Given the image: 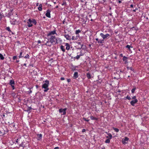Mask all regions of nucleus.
Listing matches in <instances>:
<instances>
[{
	"instance_id": "obj_1",
	"label": "nucleus",
	"mask_w": 149,
	"mask_h": 149,
	"mask_svg": "<svg viewBox=\"0 0 149 149\" xmlns=\"http://www.w3.org/2000/svg\"><path fill=\"white\" fill-rule=\"evenodd\" d=\"M55 34H56V31L54 30L50 32L47 35L48 40L54 44L57 43V39L56 38V37L53 36Z\"/></svg>"
},
{
	"instance_id": "obj_2",
	"label": "nucleus",
	"mask_w": 149,
	"mask_h": 149,
	"mask_svg": "<svg viewBox=\"0 0 149 149\" xmlns=\"http://www.w3.org/2000/svg\"><path fill=\"white\" fill-rule=\"evenodd\" d=\"M45 82L42 86V88L45 89L44 91L46 92L47 91L49 90V88H48L49 85V81H48L46 80L45 81Z\"/></svg>"
},
{
	"instance_id": "obj_3",
	"label": "nucleus",
	"mask_w": 149,
	"mask_h": 149,
	"mask_svg": "<svg viewBox=\"0 0 149 149\" xmlns=\"http://www.w3.org/2000/svg\"><path fill=\"white\" fill-rule=\"evenodd\" d=\"M100 35L103 38L104 40L105 39H108L109 38V36H110L109 34H107L106 35H104L102 33H100Z\"/></svg>"
},
{
	"instance_id": "obj_4",
	"label": "nucleus",
	"mask_w": 149,
	"mask_h": 149,
	"mask_svg": "<svg viewBox=\"0 0 149 149\" xmlns=\"http://www.w3.org/2000/svg\"><path fill=\"white\" fill-rule=\"evenodd\" d=\"M67 110L66 108L65 109H60L59 110V112L61 113H63L62 114L63 115H65L66 114V111Z\"/></svg>"
},
{
	"instance_id": "obj_5",
	"label": "nucleus",
	"mask_w": 149,
	"mask_h": 149,
	"mask_svg": "<svg viewBox=\"0 0 149 149\" xmlns=\"http://www.w3.org/2000/svg\"><path fill=\"white\" fill-rule=\"evenodd\" d=\"M27 23L28 24V26L29 27H31L33 26V24H32V22L31 19H29L28 20Z\"/></svg>"
},
{
	"instance_id": "obj_6",
	"label": "nucleus",
	"mask_w": 149,
	"mask_h": 149,
	"mask_svg": "<svg viewBox=\"0 0 149 149\" xmlns=\"http://www.w3.org/2000/svg\"><path fill=\"white\" fill-rule=\"evenodd\" d=\"M45 45L47 46L50 47L52 46V45L55 44L53 43L50 42L49 40H48L47 41L46 43H45Z\"/></svg>"
},
{
	"instance_id": "obj_7",
	"label": "nucleus",
	"mask_w": 149,
	"mask_h": 149,
	"mask_svg": "<svg viewBox=\"0 0 149 149\" xmlns=\"http://www.w3.org/2000/svg\"><path fill=\"white\" fill-rule=\"evenodd\" d=\"M138 102L137 99L131 101L130 102V104L132 106H134V105L136 103Z\"/></svg>"
},
{
	"instance_id": "obj_8",
	"label": "nucleus",
	"mask_w": 149,
	"mask_h": 149,
	"mask_svg": "<svg viewBox=\"0 0 149 149\" xmlns=\"http://www.w3.org/2000/svg\"><path fill=\"white\" fill-rule=\"evenodd\" d=\"M50 11L48 10H47V12L45 14L46 16L49 18H50L51 17L50 14Z\"/></svg>"
},
{
	"instance_id": "obj_9",
	"label": "nucleus",
	"mask_w": 149,
	"mask_h": 149,
	"mask_svg": "<svg viewBox=\"0 0 149 149\" xmlns=\"http://www.w3.org/2000/svg\"><path fill=\"white\" fill-rule=\"evenodd\" d=\"M64 36L67 40H71V37L68 34H65L64 35Z\"/></svg>"
},
{
	"instance_id": "obj_10",
	"label": "nucleus",
	"mask_w": 149,
	"mask_h": 149,
	"mask_svg": "<svg viewBox=\"0 0 149 149\" xmlns=\"http://www.w3.org/2000/svg\"><path fill=\"white\" fill-rule=\"evenodd\" d=\"M129 140L128 138L127 137H125V139L124 140L122 141V142L123 144H125L127 143V142Z\"/></svg>"
},
{
	"instance_id": "obj_11",
	"label": "nucleus",
	"mask_w": 149,
	"mask_h": 149,
	"mask_svg": "<svg viewBox=\"0 0 149 149\" xmlns=\"http://www.w3.org/2000/svg\"><path fill=\"white\" fill-rule=\"evenodd\" d=\"M95 40L97 41V42L98 43H102L103 42V41L104 40L103 39L102 40H99L98 38H96L95 39Z\"/></svg>"
},
{
	"instance_id": "obj_12",
	"label": "nucleus",
	"mask_w": 149,
	"mask_h": 149,
	"mask_svg": "<svg viewBox=\"0 0 149 149\" xmlns=\"http://www.w3.org/2000/svg\"><path fill=\"white\" fill-rule=\"evenodd\" d=\"M106 133H107L108 135V136H106V138H108L109 137V139H111L112 137L111 134L110 133H107V132H106Z\"/></svg>"
},
{
	"instance_id": "obj_13",
	"label": "nucleus",
	"mask_w": 149,
	"mask_h": 149,
	"mask_svg": "<svg viewBox=\"0 0 149 149\" xmlns=\"http://www.w3.org/2000/svg\"><path fill=\"white\" fill-rule=\"evenodd\" d=\"M65 45L66 46V49L67 50H69L70 49V46L69 44L68 43H66Z\"/></svg>"
},
{
	"instance_id": "obj_14",
	"label": "nucleus",
	"mask_w": 149,
	"mask_h": 149,
	"mask_svg": "<svg viewBox=\"0 0 149 149\" xmlns=\"http://www.w3.org/2000/svg\"><path fill=\"white\" fill-rule=\"evenodd\" d=\"M15 84V81L13 80H11L10 81V85H14Z\"/></svg>"
},
{
	"instance_id": "obj_15",
	"label": "nucleus",
	"mask_w": 149,
	"mask_h": 149,
	"mask_svg": "<svg viewBox=\"0 0 149 149\" xmlns=\"http://www.w3.org/2000/svg\"><path fill=\"white\" fill-rule=\"evenodd\" d=\"M74 77L75 79H76L78 77V74L77 72H75L74 74Z\"/></svg>"
},
{
	"instance_id": "obj_16",
	"label": "nucleus",
	"mask_w": 149,
	"mask_h": 149,
	"mask_svg": "<svg viewBox=\"0 0 149 149\" xmlns=\"http://www.w3.org/2000/svg\"><path fill=\"white\" fill-rule=\"evenodd\" d=\"M60 48L61 50L63 52H65V49L64 46L62 45H61L60 47Z\"/></svg>"
},
{
	"instance_id": "obj_17",
	"label": "nucleus",
	"mask_w": 149,
	"mask_h": 149,
	"mask_svg": "<svg viewBox=\"0 0 149 149\" xmlns=\"http://www.w3.org/2000/svg\"><path fill=\"white\" fill-rule=\"evenodd\" d=\"M42 134H38L37 135V138L38 140H39L40 139H41L42 138Z\"/></svg>"
},
{
	"instance_id": "obj_18",
	"label": "nucleus",
	"mask_w": 149,
	"mask_h": 149,
	"mask_svg": "<svg viewBox=\"0 0 149 149\" xmlns=\"http://www.w3.org/2000/svg\"><path fill=\"white\" fill-rule=\"evenodd\" d=\"M127 58L125 56H123V61L125 62V63H127Z\"/></svg>"
},
{
	"instance_id": "obj_19",
	"label": "nucleus",
	"mask_w": 149,
	"mask_h": 149,
	"mask_svg": "<svg viewBox=\"0 0 149 149\" xmlns=\"http://www.w3.org/2000/svg\"><path fill=\"white\" fill-rule=\"evenodd\" d=\"M31 20L32 22V23L33 24H34L35 25H36V24L37 22L36 20L35 19H31Z\"/></svg>"
},
{
	"instance_id": "obj_20",
	"label": "nucleus",
	"mask_w": 149,
	"mask_h": 149,
	"mask_svg": "<svg viewBox=\"0 0 149 149\" xmlns=\"http://www.w3.org/2000/svg\"><path fill=\"white\" fill-rule=\"evenodd\" d=\"M42 4H40L39 5V7L38 8V9L39 11H41L42 10Z\"/></svg>"
},
{
	"instance_id": "obj_21",
	"label": "nucleus",
	"mask_w": 149,
	"mask_h": 149,
	"mask_svg": "<svg viewBox=\"0 0 149 149\" xmlns=\"http://www.w3.org/2000/svg\"><path fill=\"white\" fill-rule=\"evenodd\" d=\"M90 118H91V119L92 120H97V118L93 116H91L90 117Z\"/></svg>"
},
{
	"instance_id": "obj_22",
	"label": "nucleus",
	"mask_w": 149,
	"mask_h": 149,
	"mask_svg": "<svg viewBox=\"0 0 149 149\" xmlns=\"http://www.w3.org/2000/svg\"><path fill=\"white\" fill-rule=\"evenodd\" d=\"M87 77L88 79H90L91 78V74L89 73H88L87 74Z\"/></svg>"
},
{
	"instance_id": "obj_23",
	"label": "nucleus",
	"mask_w": 149,
	"mask_h": 149,
	"mask_svg": "<svg viewBox=\"0 0 149 149\" xmlns=\"http://www.w3.org/2000/svg\"><path fill=\"white\" fill-rule=\"evenodd\" d=\"M11 24L13 25H15L16 24V21L15 20L11 21Z\"/></svg>"
},
{
	"instance_id": "obj_24",
	"label": "nucleus",
	"mask_w": 149,
	"mask_h": 149,
	"mask_svg": "<svg viewBox=\"0 0 149 149\" xmlns=\"http://www.w3.org/2000/svg\"><path fill=\"white\" fill-rule=\"evenodd\" d=\"M0 58L1 60H3L4 59V57L1 54H0Z\"/></svg>"
},
{
	"instance_id": "obj_25",
	"label": "nucleus",
	"mask_w": 149,
	"mask_h": 149,
	"mask_svg": "<svg viewBox=\"0 0 149 149\" xmlns=\"http://www.w3.org/2000/svg\"><path fill=\"white\" fill-rule=\"evenodd\" d=\"M113 129L114 130V131L117 132H119V130L117 128H115L113 127Z\"/></svg>"
},
{
	"instance_id": "obj_26",
	"label": "nucleus",
	"mask_w": 149,
	"mask_h": 149,
	"mask_svg": "<svg viewBox=\"0 0 149 149\" xmlns=\"http://www.w3.org/2000/svg\"><path fill=\"white\" fill-rule=\"evenodd\" d=\"M110 139H107L105 141L106 143H109L110 142Z\"/></svg>"
},
{
	"instance_id": "obj_27",
	"label": "nucleus",
	"mask_w": 149,
	"mask_h": 149,
	"mask_svg": "<svg viewBox=\"0 0 149 149\" xmlns=\"http://www.w3.org/2000/svg\"><path fill=\"white\" fill-rule=\"evenodd\" d=\"M81 32V31L79 30H77L76 31L75 33L76 34H78L79 33H80Z\"/></svg>"
},
{
	"instance_id": "obj_28",
	"label": "nucleus",
	"mask_w": 149,
	"mask_h": 149,
	"mask_svg": "<svg viewBox=\"0 0 149 149\" xmlns=\"http://www.w3.org/2000/svg\"><path fill=\"white\" fill-rule=\"evenodd\" d=\"M6 30L8 31L9 32H11V31L9 27H7L6 28Z\"/></svg>"
},
{
	"instance_id": "obj_29",
	"label": "nucleus",
	"mask_w": 149,
	"mask_h": 149,
	"mask_svg": "<svg viewBox=\"0 0 149 149\" xmlns=\"http://www.w3.org/2000/svg\"><path fill=\"white\" fill-rule=\"evenodd\" d=\"M22 52H20V54H19V58H21V57H24V56H22L21 55H22Z\"/></svg>"
},
{
	"instance_id": "obj_30",
	"label": "nucleus",
	"mask_w": 149,
	"mask_h": 149,
	"mask_svg": "<svg viewBox=\"0 0 149 149\" xmlns=\"http://www.w3.org/2000/svg\"><path fill=\"white\" fill-rule=\"evenodd\" d=\"M127 68L128 69H130L132 71L133 70V68L132 67H127Z\"/></svg>"
},
{
	"instance_id": "obj_31",
	"label": "nucleus",
	"mask_w": 149,
	"mask_h": 149,
	"mask_svg": "<svg viewBox=\"0 0 149 149\" xmlns=\"http://www.w3.org/2000/svg\"><path fill=\"white\" fill-rule=\"evenodd\" d=\"M136 89V88H133V89H132L131 91L132 93H134Z\"/></svg>"
},
{
	"instance_id": "obj_32",
	"label": "nucleus",
	"mask_w": 149,
	"mask_h": 149,
	"mask_svg": "<svg viewBox=\"0 0 149 149\" xmlns=\"http://www.w3.org/2000/svg\"><path fill=\"white\" fill-rule=\"evenodd\" d=\"M126 99H128V100H130L131 99L130 97V96H129L128 95H127L126 97Z\"/></svg>"
},
{
	"instance_id": "obj_33",
	"label": "nucleus",
	"mask_w": 149,
	"mask_h": 149,
	"mask_svg": "<svg viewBox=\"0 0 149 149\" xmlns=\"http://www.w3.org/2000/svg\"><path fill=\"white\" fill-rule=\"evenodd\" d=\"M24 57L26 58H29V56L28 54H27Z\"/></svg>"
},
{
	"instance_id": "obj_34",
	"label": "nucleus",
	"mask_w": 149,
	"mask_h": 149,
	"mask_svg": "<svg viewBox=\"0 0 149 149\" xmlns=\"http://www.w3.org/2000/svg\"><path fill=\"white\" fill-rule=\"evenodd\" d=\"M80 55H77L75 58H76L77 60L79 59V58H80Z\"/></svg>"
},
{
	"instance_id": "obj_35",
	"label": "nucleus",
	"mask_w": 149,
	"mask_h": 149,
	"mask_svg": "<svg viewBox=\"0 0 149 149\" xmlns=\"http://www.w3.org/2000/svg\"><path fill=\"white\" fill-rule=\"evenodd\" d=\"M132 99L134 100L137 99H136V96H134L133 97H132Z\"/></svg>"
},
{
	"instance_id": "obj_36",
	"label": "nucleus",
	"mask_w": 149,
	"mask_h": 149,
	"mask_svg": "<svg viewBox=\"0 0 149 149\" xmlns=\"http://www.w3.org/2000/svg\"><path fill=\"white\" fill-rule=\"evenodd\" d=\"M83 119L85 120L86 121L88 122L89 121V120H87L86 118H83Z\"/></svg>"
},
{
	"instance_id": "obj_37",
	"label": "nucleus",
	"mask_w": 149,
	"mask_h": 149,
	"mask_svg": "<svg viewBox=\"0 0 149 149\" xmlns=\"http://www.w3.org/2000/svg\"><path fill=\"white\" fill-rule=\"evenodd\" d=\"M126 47L128 48L129 49H130V46L129 45H127Z\"/></svg>"
},
{
	"instance_id": "obj_38",
	"label": "nucleus",
	"mask_w": 149,
	"mask_h": 149,
	"mask_svg": "<svg viewBox=\"0 0 149 149\" xmlns=\"http://www.w3.org/2000/svg\"><path fill=\"white\" fill-rule=\"evenodd\" d=\"M32 109V108L31 107H29L27 108V111H29Z\"/></svg>"
},
{
	"instance_id": "obj_39",
	"label": "nucleus",
	"mask_w": 149,
	"mask_h": 149,
	"mask_svg": "<svg viewBox=\"0 0 149 149\" xmlns=\"http://www.w3.org/2000/svg\"><path fill=\"white\" fill-rule=\"evenodd\" d=\"M17 57L16 56H14L13 57V60H15L16 59Z\"/></svg>"
},
{
	"instance_id": "obj_40",
	"label": "nucleus",
	"mask_w": 149,
	"mask_h": 149,
	"mask_svg": "<svg viewBox=\"0 0 149 149\" xmlns=\"http://www.w3.org/2000/svg\"><path fill=\"white\" fill-rule=\"evenodd\" d=\"M72 39L73 40H74L76 39V38H75V37L74 36H73L72 37Z\"/></svg>"
},
{
	"instance_id": "obj_41",
	"label": "nucleus",
	"mask_w": 149,
	"mask_h": 149,
	"mask_svg": "<svg viewBox=\"0 0 149 149\" xmlns=\"http://www.w3.org/2000/svg\"><path fill=\"white\" fill-rule=\"evenodd\" d=\"M11 87H12V88L13 89V90L14 89H15V88H14V85H11Z\"/></svg>"
},
{
	"instance_id": "obj_42",
	"label": "nucleus",
	"mask_w": 149,
	"mask_h": 149,
	"mask_svg": "<svg viewBox=\"0 0 149 149\" xmlns=\"http://www.w3.org/2000/svg\"><path fill=\"white\" fill-rule=\"evenodd\" d=\"M86 131V130L85 129H83L82 130V132H85Z\"/></svg>"
},
{
	"instance_id": "obj_43",
	"label": "nucleus",
	"mask_w": 149,
	"mask_h": 149,
	"mask_svg": "<svg viewBox=\"0 0 149 149\" xmlns=\"http://www.w3.org/2000/svg\"><path fill=\"white\" fill-rule=\"evenodd\" d=\"M18 139H17L16 140V141H15L16 142V143H18Z\"/></svg>"
},
{
	"instance_id": "obj_44",
	"label": "nucleus",
	"mask_w": 149,
	"mask_h": 149,
	"mask_svg": "<svg viewBox=\"0 0 149 149\" xmlns=\"http://www.w3.org/2000/svg\"><path fill=\"white\" fill-rule=\"evenodd\" d=\"M65 79L64 78V77H61V80H64Z\"/></svg>"
},
{
	"instance_id": "obj_45",
	"label": "nucleus",
	"mask_w": 149,
	"mask_h": 149,
	"mask_svg": "<svg viewBox=\"0 0 149 149\" xmlns=\"http://www.w3.org/2000/svg\"><path fill=\"white\" fill-rule=\"evenodd\" d=\"M67 81L68 82H69L70 81V79H67Z\"/></svg>"
},
{
	"instance_id": "obj_46",
	"label": "nucleus",
	"mask_w": 149,
	"mask_h": 149,
	"mask_svg": "<svg viewBox=\"0 0 149 149\" xmlns=\"http://www.w3.org/2000/svg\"><path fill=\"white\" fill-rule=\"evenodd\" d=\"M38 43H40L41 42L40 40H38Z\"/></svg>"
},
{
	"instance_id": "obj_47",
	"label": "nucleus",
	"mask_w": 149,
	"mask_h": 149,
	"mask_svg": "<svg viewBox=\"0 0 149 149\" xmlns=\"http://www.w3.org/2000/svg\"><path fill=\"white\" fill-rule=\"evenodd\" d=\"M130 7H131V8H133V5L132 4L130 5Z\"/></svg>"
},
{
	"instance_id": "obj_48",
	"label": "nucleus",
	"mask_w": 149,
	"mask_h": 149,
	"mask_svg": "<svg viewBox=\"0 0 149 149\" xmlns=\"http://www.w3.org/2000/svg\"><path fill=\"white\" fill-rule=\"evenodd\" d=\"M120 56L121 57H123V54H120Z\"/></svg>"
},
{
	"instance_id": "obj_49",
	"label": "nucleus",
	"mask_w": 149,
	"mask_h": 149,
	"mask_svg": "<svg viewBox=\"0 0 149 149\" xmlns=\"http://www.w3.org/2000/svg\"><path fill=\"white\" fill-rule=\"evenodd\" d=\"M138 10L137 8H136V9L135 10H133V11H134V12H135L136 10Z\"/></svg>"
},
{
	"instance_id": "obj_50",
	"label": "nucleus",
	"mask_w": 149,
	"mask_h": 149,
	"mask_svg": "<svg viewBox=\"0 0 149 149\" xmlns=\"http://www.w3.org/2000/svg\"><path fill=\"white\" fill-rule=\"evenodd\" d=\"M54 149H58V147H56L54 148Z\"/></svg>"
},
{
	"instance_id": "obj_51",
	"label": "nucleus",
	"mask_w": 149,
	"mask_h": 149,
	"mask_svg": "<svg viewBox=\"0 0 149 149\" xmlns=\"http://www.w3.org/2000/svg\"><path fill=\"white\" fill-rule=\"evenodd\" d=\"M38 5H39L38 3H37L36 4V6H38Z\"/></svg>"
},
{
	"instance_id": "obj_52",
	"label": "nucleus",
	"mask_w": 149,
	"mask_h": 149,
	"mask_svg": "<svg viewBox=\"0 0 149 149\" xmlns=\"http://www.w3.org/2000/svg\"><path fill=\"white\" fill-rule=\"evenodd\" d=\"M83 46V44H82L81 45V48H82V47Z\"/></svg>"
},
{
	"instance_id": "obj_53",
	"label": "nucleus",
	"mask_w": 149,
	"mask_h": 149,
	"mask_svg": "<svg viewBox=\"0 0 149 149\" xmlns=\"http://www.w3.org/2000/svg\"><path fill=\"white\" fill-rule=\"evenodd\" d=\"M118 2L119 3H121V1H118Z\"/></svg>"
},
{
	"instance_id": "obj_54",
	"label": "nucleus",
	"mask_w": 149,
	"mask_h": 149,
	"mask_svg": "<svg viewBox=\"0 0 149 149\" xmlns=\"http://www.w3.org/2000/svg\"><path fill=\"white\" fill-rule=\"evenodd\" d=\"M36 87L37 88H38V85H36Z\"/></svg>"
},
{
	"instance_id": "obj_55",
	"label": "nucleus",
	"mask_w": 149,
	"mask_h": 149,
	"mask_svg": "<svg viewBox=\"0 0 149 149\" xmlns=\"http://www.w3.org/2000/svg\"><path fill=\"white\" fill-rule=\"evenodd\" d=\"M56 8H58V6H56Z\"/></svg>"
},
{
	"instance_id": "obj_56",
	"label": "nucleus",
	"mask_w": 149,
	"mask_h": 149,
	"mask_svg": "<svg viewBox=\"0 0 149 149\" xmlns=\"http://www.w3.org/2000/svg\"><path fill=\"white\" fill-rule=\"evenodd\" d=\"M22 146V144H20L19 145V146Z\"/></svg>"
},
{
	"instance_id": "obj_57",
	"label": "nucleus",
	"mask_w": 149,
	"mask_h": 149,
	"mask_svg": "<svg viewBox=\"0 0 149 149\" xmlns=\"http://www.w3.org/2000/svg\"><path fill=\"white\" fill-rule=\"evenodd\" d=\"M26 63H24V65L26 66Z\"/></svg>"
},
{
	"instance_id": "obj_58",
	"label": "nucleus",
	"mask_w": 149,
	"mask_h": 149,
	"mask_svg": "<svg viewBox=\"0 0 149 149\" xmlns=\"http://www.w3.org/2000/svg\"><path fill=\"white\" fill-rule=\"evenodd\" d=\"M79 55H80V56H82V54H80Z\"/></svg>"
},
{
	"instance_id": "obj_59",
	"label": "nucleus",
	"mask_w": 149,
	"mask_h": 149,
	"mask_svg": "<svg viewBox=\"0 0 149 149\" xmlns=\"http://www.w3.org/2000/svg\"><path fill=\"white\" fill-rule=\"evenodd\" d=\"M3 116L4 117H5V115H3Z\"/></svg>"
},
{
	"instance_id": "obj_60",
	"label": "nucleus",
	"mask_w": 149,
	"mask_h": 149,
	"mask_svg": "<svg viewBox=\"0 0 149 149\" xmlns=\"http://www.w3.org/2000/svg\"><path fill=\"white\" fill-rule=\"evenodd\" d=\"M128 77H130V76H128Z\"/></svg>"
},
{
	"instance_id": "obj_61",
	"label": "nucleus",
	"mask_w": 149,
	"mask_h": 149,
	"mask_svg": "<svg viewBox=\"0 0 149 149\" xmlns=\"http://www.w3.org/2000/svg\"><path fill=\"white\" fill-rule=\"evenodd\" d=\"M78 44H80V42H79Z\"/></svg>"
},
{
	"instance_id": "obj_62",
	"label": "nucleus",
	"mask_w": 149,
	"mask_h": 149,
	"mask_svg": "<svg viewBox=\"0 0 149 149\" xmlns=\"http://www.w3.org/2000/svg\"><path fill=\"white\" fill-rule=\"evenodd\" d=\"M18 61H17V62H18Z\"/></svg>"
},
{
	"instance_id": "obj_63",
	"label": "nucleus",
	"mask_w": 149,
	"mask_h": 149,
	"mask_svg": "<svg viewBox=\"0 0 149 149\" xmlns=\"http://www.w3.org/2000/svg\"><path fill=\"white\" fill-rule=\"evenodd\" d=\"M91 21H93V19H91Z\"/></svg>"
},
{
	"instance_id": "obj_64",
	"label": "nucleus",
	"mask_w": 149,
	"mask_h": 149,
	"mask_svg": "<svg viewBox=\"0 0 149 149\" xmlns=\"http://www.w3.org/2000/svg\"><path fill=\"white\" fill-rule=\"evenodd\" d=\"M102 149H104V148L103 149L102 148Z\"/></svg>"
}]
</instances>
